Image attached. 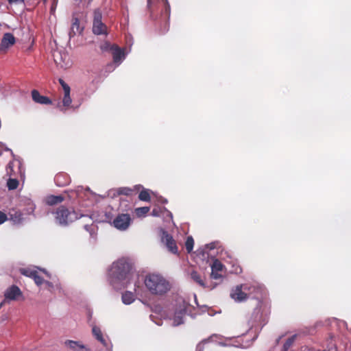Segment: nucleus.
<instances>
[{
	"instance_id": "nucleus-1",
	"label": "nucleus",
	"mask_w": 351,
	"mask_h": 351,
	"mask_svg": "<svg viewBox=\"0 0 351 351\" xmlns=\"http://www.w3.org/2000/svg\"><path fill=\"white\" fill-rule=\"evenodd\" d=\"M133 273L132 262L128 258H120L114 262L110 269V283L115 289L125 288L130 283Z\"/></svg>"
},
{
	"instance_id": "nucleus-2",
	"label": "nucleus",
	"mask_w": 351,
	"mask_h": 351,
	"mask_svg": "<svg viewBox=\"0 0 351 351\" xmlns=\"http://www.w3.org/2000/svg\"><path fill=\"white\" fill-rule=\"evenodd\" d=\"M244 291H247L248 298L251 296L257 300L256 306L252 313L254 322H256L261 319L267 307V304L263 300L265 290L263 286L258 284L246 283L244 284Z\"/></svg>"
},
{
	"instance_id": "nucleus-3",
	"label": "nucleus",
	"mask_w": 351,
	"mask_h": 351,
	"mask_svg": "<svg viewBox=\"0 0 351 351\" xmlns=\"http://www.w3.org/2000/svg\"><path fill=\"white\" fill-rule=\"evenodd\" d=\"M144 284L149 292L155 295H164L171 289L169 282L158 274H147Z\"/></svg>"
},
{
	"instance_id": "nucleus-4",
	"label": "nucleus",
	"mask_w": 351,
	"mask_h": 351,
	"mask_svg": "<svg viewBox=\"0 0 351 351\" xmlns=\"http://www.w3.org/2000/svg\"><path fill=\"white\" fill-rule=\"evenodd\" d=\"M56 223L60 226H67L79 218L77 213L64 206H60L51 210Z\"/></svg>"
},
{
	"instance_id": "nucleus-5",
	"label": "nucleus",
	"mask_w": 351,
	"mask_h": 351,
	"mask_svg": "<svg viewBox=\"0 0 351 351\" xmlns=\"http://www.w3.org/2000/svg\"><path fill=\"white\" fill-rule=\"evenodd\" d=\"M51 53L54 62L58 67L66 69L71 66L67 45H54L51 48Z\"/></svg>"
},
{
	"instance_id": "nucleus-6",
	"label": "nucleus",
	"mask_w": 351,
	"mask_h": 351,
	"mask_svg": "<svg viewBox=\"0 0 351 351\" xmlns=\"http://www.w3.org/2000/svg\"><path fill=\"white\" fill-rule=\"evenodd\" d=\"M93 32L96 35H106L107 26L102 22V12L95 9L93 12Z\"/></svg>"
},
{
	"instance_id": "nucleus-7",
	"label": "nucleus",
	"mask_w": 351,
	"mask_h": 351,
	"mask_svg": "<svg viewBox=\"0 0 351 351\" xmlns=\"http://www.w3.org/2000/svg\"><path fill=\"white\" fill-rule=\"evenodd\" d=\"M163 10L162 11L161 16L158 23H160V32L161 34H165L169 30V19L171 14V8L168 0H162Z\"/></svg>"
},
{
	"instance_id": "nucleus-8",
	"label": "nucleus",
	"mask_w": 351,
	"mask_h": 351,
	"mask_svg": "<svg viewBox=\"0 0 351 351\" xmlns=\"http://www.w3.org/2000/svg\"><path fill=\"white\" fill-rule=\"evenodd\" d=\"M102 50H110L112 53L113 61L115 64H119L125 58L126 52L123 48L119 45H105Z\"/></svg>"
},
{
	"instance_id": "nucleus-9",
	"label": "nucleus",
	"mask_w": 351,
	"mask_h": 351,
	"mask_svg": "<svg viewBox=\"0 0 351 351\" xmlns=\"http://www.w3.org/2000/svg\"><path fill=\"white\" fill-rule=\"evenodd\" d=\"M132 221L129 214H119L113 220V226L118 230H125Z\"/></svg>"
},
{
	"instance_id": "nucleus-10",
	"label": "nucleus",
	"mask_w": 351,
	"mask_h": 351,
	"mask_svg": "<svg viewBox=\"0 0 351 351\" xmlns=\"http://www.w3.org/2000/svg\"><path fill=\"white\" fill-rule=\"evenodd\" d=\"M230 297L237 302L245 301L247 298V291H244V284L239 285L233 288L230 293Z\"/></svg>"
},
{
	"instance_id": "nucleus-11",
	"label": "nucleus",
	"mask_w": 351,
	"mask_h": 351,
	"mask_svg": "<svg viewBox=\"0 0 351 351\" xmlns=\"http://www.w3.org/2000/svg\"><path fill=\"white\" fill-rule=\"evenodd\" d=\"M162 241L171 252L173 254L178 253V250L176 241L173 239V237L165 230H162Z\"/></svg>"
},
{
	"instance_id": "nucleus-12",
	"label": "nucleus",
	"mask_w": 351,
	"mask_h": 351,
	"mask_svg": "<svg viewBox=\"0 0 351 351\" xmlns=\"http://www.w3.org/2000/svg\"><path fill=\"white\" fill-rule=\"evenodd\" d=\"M224 265L218 259H215L211 265L210 278L214 280H218L223 277L220 273L223 271Z\"/></svg>"
},
{
	"instance_id": "nucleus-13",
	"label": "nucleus",
	"mask_w": 351,
	"mask_h": 351,
	"mask_svg": "<svg viewBox=\"0 0 351 351\" xmlns=\"http://www.w3.org/2000/svg\"><path fill=\"white\" fill-rule=\"evenodd\" d=\"M143 188V186L141 184H137L134 186L132 188L130 187H120L116 190V193L118 195H125L128 197H132L133 195H136L141 189Z\"/></svg>"
},
{
	"instance_id": "nucleus-14",
	"label": "nucleus",
	"mask_w": 351,
	"mask_h": 351,
	"mask_svg": "<svg viewBox=\"0 0 351 351\" xmlns=\"http://www.w3.org/2000/svg\"><path fill=\"white\" fill-rule=\"evenodd\" d=\"M21 295L22 292L21 289L16 285L11 286L5 292V299L10 300H16Z\"/></svg>"
},
{
	"instance_id": "nucleus-15",
	"label": "nucleus",
	"mask_w": 351,
	"mask_h": 351,
	"mask_svg": "<svg viewBox=\"0 0 351 351\" xmlns=\"http://www.w3.org/2000/svg\"><path fill=\"white\" fill-rule=\"evenodd\" d=\"M32 97L34 102L40 104L50 105L52 101L46 96L41 95L38 90L34 89L32 90Z\"/></svg>"
},
{
	"instance_id": "nucleus-16",
	"label": "nucleus",
	"mask_w": 351,
	"mask_h": 351,
	"mask_svg": "<svg viewBox=\"0 0 351 351\" xmlns=\"http://www.w3.org/2000/svg\"><path fill=\"white\" fill-rule=\"evenodd\" d=\"M84 27L80 26V21L77 18H73L71 29L69 32V37L71 38L76 34H80Z\"/></svg>"
},
{
	"instance_id": "nucleus-17",
	"label": "nucleus",
	"mask_w": 351,
	"mask_h": 351,
	"mask_svg": "<svg viewBox=\"0 0 351 351\" xmlns=\"http://www.w3.org/2000/svg\"><path fill=\"white\" fill-rule=\"evenodd\" d=\"M54 181L57 186H64L69 184L70 178L67 174L60 173L55 176Z\"/></svg>"
},
{
	"instance_id": "nucleus-18",
	"label": "nucleus",
	"mask_w": 351,
	"mask_h": 351,
	"mask_svg": "<svg viewBox=\"0 0 351 351\" xmlns=\"http://www.w3.org/2000/svg\"><path fill=\"white\" fill-rule=\"evenodd\" d=\"M64 200V196L60 195H49L46 197L45 202L47 205L53 206L62 203Z\"/></svg>"
},
{
	"instance_id": "nucleus-19",
	"label": "nucleus",
	"mask_w": 351,
	"mask_h": 351,
	"mask_svg": "<svg viewBox=\"0 0 351 351\" xmlns=\"http://www.w3.org/2000/svg\"><path fill=\"white\" fill-rule=\"evenodd\" d=\"M185 313L186 310L184 308H180L175 312L173 317V324L175 326H178L183 324V317Z\"/></svg>"
},
{
	"instance_id": "nucleus-20",
	"label": "nucleus",
	"mask_w": 351,
	"mask_h": 351,
	"mask_svg": "<svg viewBox=\"0 0 351 351\" xmlns=\"http://www.w3.org/2000/svg\"><path fill=\"white\" fill-rule=\"evenodd\" d=\"M10 219L14 223H20L23 221V214L19 210H12L9 213Z\"/></svg>"
},
{
	"instance_id": "nucleus-21",
	"label": "nucleus",
	"mask_w": 351,
	"mask_h": 351,
	"mask_svg": "<svg viewBox=\"0 0 351 351\" xmlns=\"http://www.w3.org/2000/svg\"><path fill=\"white\" fill-rule=\"evenodd\" d=\"M92 332H93V334L95 336V337L99 342H101L104 346L106 347L107 343H106V340L104 339V338L103 337V335H102V332H101V329L99 327L95 326L93 327Z\"/></svg>"
},
{
	"instance_id": "nucleus-22",
	"label": "nucleus",
	"mask_w": 351,
	"mask_h": 351,
	"mask_svg": "<svg viewBox=\"0 0 351 351\" xmlns=\"http://www.w3.org/2000/svg\"><path fill=\"white\" fill-rule=\"evenodd\" d=\"M191 279L195 282L197 284H198L199 286H201L203 288L206 287V285L204 282V280L202 278L200 274L195 270H193L191 272Z\"/></svg>"
},
{
	"instance_id": "nucleus-23",
	"label": "nucleus",
	"mask_w": 351,
	"mask_h": 351,
	"mask_svg": "<svg viewBox=\"0 0 351 351\" xmlns=\"http://www.w3.org/2000/svg\"><path fill=\"white\" fill-rule=\"evenodd\" d=\"M65 344L75 351H79L85 348L84 346L81 344L79 341L67 340L65 341Z\"/></svg>"
},
{
	"instance_id": "nucleus-24",
	"label": "nucleus",
	"mask_w": 351,
	"mask_h": 351,
	"mask_svg": "<svg viewBox=\"0 0 351 351\" xmlns=\"http://www.w3.org/2000/svg\"><path fill=\"white\" fill-rule=\"evenodd\" d=\"M72 99L70 96V92L64 93V97L62 99V106L58 105V108L61 111H63V108H68L71 106Z\"/></svg>"
},
{
	"instance_id": "nucleus-25",
	"label": "nucleus",
	"mask_w": 351,
	"mask_h": 351,
	"mask_svg": "<svg viewBox=\"0 0 351 351\" xmlns=\"http://www.w3.org/2000/svg\"><path fill=\"white\" fill-rule=\"evenodd\" d=\"M142 190L140 191L138 194V199L141 201L143 202H150L151 200V193H152L149 189L141 188Z\"/></svg>"
},
{
	"instance_id": "nucleus-26",
	"label": "nucleus",
	"mask_w": 351,
	"mask_h": 351,
	"mask_svg": "<svg viewBox=\"0 0 351 351\" xmlns=\"http://www.w3.org/2000/svg\"><path fill=\"white\" fill-rule=\"evenodd\" d=\"M134 300V295L132 292L125 291L122 294V301L125 304H130Z\"/></svg>"
},
{
	"instance_id": "nucleus-27",
	"label": "nucleus",
	"mask_w": 351,
	"mask_h": 351,
	"mask_svg": "<svg viewBox=\"0 0 351 351\" xmlns=\"http://www.w3.org/2000/svg\"><path fill=\"white\" fill-rule=\"evenodd\" d=\"M15 38L12 33H5L2 39L1 44H14Z\"/></svg>"
},
{
	"instance_id": "nucleus-28",
	"label": "nucleus",
	"mask_w": 351,
	"mask_h": 351,
	"mask_svg": "<svg viewBox=\"0 0 351 351\" xmlns=\"http://www.w3.org/2000/svg\"><path fill=\"white\" fill-rule=\"evenodd\" d=\"M37 271L30 268H21L20 269V273L23 276L29 277L33 279L34 276L37 274Z\"/></svg>"
},
{
	"instance_id": "nucleus-29",
	"label": "nucleus",
	"mask_w": 351,
	"mask_h": 351,
	"mask_svg": "<svg viewBox=\"0 0 351 351\" xmlns=\"http://www.w3.org/2000/svg\"><path fill=\"white\" fill-rule=\"evenodd\" d=\"M149 211V207L143 206L139 207L135 209V214L137 217H141L145 216V215Z\"/></svg>"
},
{
	"instance_id": "nucleus-30",
	"label": "nucleus",
	"mask_w": 351,
	"mask_h": 351,
	"mask_svg": "<svg viewBox=\"0 0 351 351\" xmlns=\"http://www.w3.org/2000/svg\"><path fill=\"white\" fill-rule=\"evenodd\" d=\"M194 246V240L191 236H189L186 238L185 242V247L188 253H191L193 249Z\"/></svg>"
},
{
	"instance_id": "nucleus-31",
	"label": "nucleus",
	"mask_w": 351,
	"mask_h": 351,
	"mask_svg": "<svg viewBox=\"0 0 351 351\" xmlns=\"http://www.w3.org/2000/svg\"><path fill=\"white\" fill-rule=\"evenodd\" d=\"M19 180L14 178H9L7 182V186L9 190H14L19 186Z\"/></svg>"
},
{
	"instance_id": "nucleus-32",
	"label": "nucleus",
	"mask_w": 351,
	"mask_h": 351,
	"mask_svg": "<svg viewBox=\"0 0 351 351\" xmlns=\"http://www.w3.org/2000/svg\"><path fill=\"white\" fill-rule=\"evenodd\" d=\"M295 339V336L293 335L289 338H288L285 342L282 351H288L289 349L292 346Z\"/></svg>"
},
{
	"instance_id": "nucleus-33",
	"label": "nucleus",
	"mask_w": 351,
	"mask_h": 351,
	"mask_svg": "<svg viewBox=\"0 0 351 351\" xmlns=\"http://www.w3.org/2000/svg\"><path fill=\"white\" fill-rule=\"evenodd\" d=\"M209 342V339H204L196 347V351H204L205 346Z\"/></svg>"
},
{
	"instance_id": "nucleus-34",
	"label": "nucleus",
	"mask_w": 351,
	"mask_h": 351,
	"mask_svg": "<svg viewBox=\"0 0 351 351\" xmlns=\"http://www.w3.org/2000/svg\"><path fill=\"white\" fill-rule=\"evenodd\" d=\"M58 82L63 88L64 93L71 92L70 86L62 78H60Z\"/></svg>"
},
{
	"instance_id": "nucleus-35",
	"label": "nucleus",
	"mask_w": 351,
	"mask_h": 351,
	"mask_svg": "<svg viewBox=\"0 0 351 351\" xmlns=\"http://www.w3.org/2000/svg\"><path fill=\"white\" fill-rule=\"evenodd\" d=\"M58 82L63 88L64 93L71 92L70 86L62 78H60Z\"/></svg>"
},
{
	"instance_id": "nucleus-36",
	"label": "nucleus",
	"mask_w": 351,
	"mask_h": 351,
	"mask_svg": "<svg viewBox=\"0 0 351 351\" xmlns=\"http://www.w3.org/2000/svg\"><path fill=\"white\" fill-rule=\"evenodd\" d=\"M58 82L63 88L64 93L71 92L70 86L62 78H60Z\"/></svg>"
},
{
	"instance_id": "nucleus-37",
	"label": "nucleus",
	"mask_w": 351,
	"mask_h": 351,
	"mask_svg": "<svg viewBox=\"0 0 351 351\" xmlns=\"http://www.w3.org/2000/svg\"><path fill=\"white\" fill-rule=\"evenodd\" d=\"M33 280H34V282L38 285L40 286L43 283H44L45 280L42 276H40L38 273L34 276Z\"/></svg>"
},
{
	"instance_id": "nucleus-38",
	"label": "nucleus",
	"mask_w": 351,
	"mask_h": 351,
	"mask_svg": "<svg viewBox=\"0 0 351 351\" xmlns=\"http://www.w3.org/2000/svg\"><path fill=\"white\" fill-rule=\"evenodd\" d=\"M7 215L2 211H0V225L3 223L5 221H7Z\"/></svg>"
},
{
	"instance_id": "nucleus-39",
	"label": "nucleus",
	"mask_w": 351,
	"mask_h": 351,
	"mask_svg": "<svg viewBox=\"0 0 351 351\" xmlns=\"http://www.w3.org/2000/svg\"><path fill=\"white\" fill-rule=\"evenodd\" d=\"M13 171V162H10L8 165L6 166V171L7 173L10 176L12 175V171Z\"/></svg>"
},
{
	"instance_id": "nucleus-40",
	"label": "nucleus",
	"mask_w": 351,
	"mask_h": 351,
	"mask_svg": "<svg viewBox=\"0 0 351 351\" xmlns=\"http://www.w3.org/2000/svg\"><path fill=\"white\" fill-rule=\"evenodd\" d=\"M10 46V45H0V53L3 54L7 53Z\"/></svg>"
},
{
	"instance_id": "nucleus-41",
	"label": "nucleus",
	"mask_w": 351,
	"mask_h": 351,
	"mask_svg": "<svg viewBox=\"0 0 351 351\" xmlns=\"http://www.w3.org/2000/svg\"><path fill=\"white\" fill-rule=\"evenodd\" d=\"M10 4H22L25 0H8Z\"/></svg>"
},
{
	"instance_id": "nucleus-42",
	"label": "nucleus",
	"mask_w": 351,
	"mask_h": 351,
	"mask_svg": "<svg viewBox=\"0 0 351 351\" xmlns=\"http://www.w3.org/2000/svg\"><path fill=\"white\" fill-rule=\"evenodd\" d=\"M234 271L237 274H239L242 272V268L240 266H236L234 267Z\"/></svg>"
},
{
	"instance_id": "nucleus-43",
	"label": "nucleus",
	"mask_w": 351,
	"mask_h": 351,
	"mask_svg": "<svg viewBox=\"0 0 351 351\" xmlns=\"http://www.w3.org/2000/svg\"><path fill=\"white\" fill-rule=\"evenodd\" d=\"M152 215H154V216H158V213H157L156 209H154L152 210Z\"/></svg>"
},
{
	"instance_id": "nucleus-44",
	"label": "nucleus",
	"mask_w": 351,
	"mask_h": 351,
	"mask_svg": "<svg viewBox=\"0 0 351 351\" xmlns=\"http://www.w3.org/2000/svg\"><path fill=\"white\" fill-rule=\"evenodd\" d=\"M45 283L49 285V287H53L52 283L48 281H46Z\"/></svg>"
},
{
	"instance_id": "nucleus-45",
	"label": "nucleus",
	"mask_w": 351,
	"mask_h": 351,
	"mask_svg": "<svg viewBox=\"0 0 351 351\" xmlns=\"http://www.w3.org/2000/svg\"><path fill=\"white\" fill-rule=\"evenodd\" d=\"M167 199H163V200L162 201V203H164V204H165V203H167Z\"/></svg>"
},
{
	"instance_id": "nucleus-46",
	"label": "nucleus",
	"mask_w": 351,
	"mask_h": 351,
	"mask_svg": "<svg viewBox=\"0 0 351 351\" xmlns=\"http://www.w3.org/2000/svg\"><path fill=\"white\" fill-rule=\"evenodd\" d=\"M3 304V302L0 303V308L2 307Z\"/></svg>"
},
{
	"instance_id": "nucleus-47",
	"label": "nucleus",
	"mask_w": 351,
	"mask_h": 351,
	"mask_svg": "<svg viewBox=\"0 0 351 351\" xmlns=\"http://www.w3.org/2000/svg\"><path fill=\"white\" fill-rule=\"evenodd\" d=\"M75 1H80L81 0H74Z\"/></svg>"
}]
</instances>
